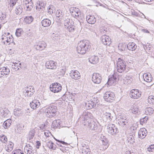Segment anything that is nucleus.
Masks as SVG:
<instances>
[{"instance_id":"obj_1","label":"nucleus","mask_w":154,"mask_h":154,"mask_svg":"<svg viewBox=\"0 0 154 154\" xmlns=\"http://www.w3.org/2000/svg\"><path fill=\"white\" fill-rule=\"evenodd\" d=\"M91 45L89 42L86 40L80 41L77 47V51L78 53L80 54H85L88 49L91 48Z\"/></svg>"},{"instance_id":"obj_2","label":"nucleus","mask_w":154,"mask_h":154,"mask_svg":"<svg viewBox=\"0 0 154 154\" xmlns=\"http://www.w3.org/2000/svg\"><path fill=\"white\" fill-rule=\"evenodd\" d=\"M57 111V107L54 105H51L46 108L44 112L46 117L51 118L54 117L56 116Z\"/></svg>"},{"instance_id":"obj_3","label":"nucleus","mask_w":154,"mask_h":154,"mask_svg":"<svg viewBox=\"0 0 154 154\" xmlns=\"http://www.w3.org/2000/svg\"><path fill=\"white\" fill-rule=\"evenodd\" d=\"M125 62L121 58L118 59L117 63V69L118 72L121 73L124 72L126 68Z\"/></svg>"},{"instance_id":"obj_4","label":"nucleus","mask_w":154,"mask_h":154,"mask_svg":"<svg viewBox=\"0 0 154 154\" xmlns=\"http://www.w3.org/2000/svg\"><path fill=\"white\" fill-rule=\"evenodd\" d=\"M107 128L108 133L110 134L114 135L119 132L118 129L113 124H109L107 126Z\"/></svg>"},{"instance_id":"obj_5","label":"nucleus","mask_w":154,"mask_h":154,"mask_svg":"<svg viewBox=\"0 0 154 154\" xmlns=\"http://www.w3.org/2000/svg\"><path fill=\"white\" fill-rule=\"evenodd\" d=\"M50 90L54 93L60 92L62 89L61 85L58 83H54L51 85L50 87Z\"/></svg>"},{"instance_id":"obj_6","label":"nucleus","mask_w":154,"mask_h":154,"mask_svg":"<svg viewBox=\"0 0 154 154\" xmlns=\"http://www.w3.org/2000/svg\"><path fill=\"white\" fill-rule=\"evenodd\" d=\"M92 80L94 83L99 84L102 80V77L99 74L94 73L92 75Z\"/></svg>"},{"instance_id":"obj_7","label":"nucleus","mask_w":154,"mask_h":154,"mask_svg":"<svg viewBox=\"0 0 154 154\" xmlns=\"http://www.w3.org/2000/svg\"><path fill=\"white\" fill-rule=\"evenodd\" d=\"M118 77L117 73H114L112 76L110 77L108 79L107 83L108 85L110 86L111 85H114L116 83L117 78Z\"/></svg>"},{"instance_id":"obj_8","label":"nucleus","mask_w":154,"mask_h":154,"mask_svg":"<svg viewBox=\"0 0 154 154\" xmlns=\"http://www.w3.org/2000/svg\"><path fill=\"white\" fill-rule=\"evenodd\" d=\"M114 94L113 92H106L104 95V99L107 102H111L114 98Z\"/></svg>"},{"instance_id":"obj_9","label":"nucleus","mask_w":154,"mask_h":154,"mask_svg":"<svg viewBox=\"0 0 154 154\" xmlns=\"http://www.w3.org/2000/svg\"><path fill=\"white\" fill-rule=\"evenodd\" d=\"M141 92H139L138 90L136 89L132 90L130 94V97L134 99L138 98L141 96Z\"/></svg>"},{"instance_id":"obj_10","label":"nucleus","mask_w":154,"mask_h":154,"mask_svg":"<svg viewBox=\"0 0 154 154\" xmlns=\"http://www.w3.org/2000/svg\"><path fill=\"white\" fill-rule=\"evenodd\" d=\"M101 40L105 45H109L112 42L111 39L109 37L105 35L101 36Z\"/></svg>"},{"instance_id":"obj_11","label":"nucleus","mask_w":154,"mask_h":154,"mask_svg":"<svg viewBox=\"0 0 154 154\" xmlns=\"http://www.w3.org/2000/svg\"><path fill=\"white\" fill-rule=\"evenodd\" d=\"M57 66V63L53 60L48 61L45 64V66L47 68L51 69H56Z\"/></svg>"},{"instance_id":"obj_12","label":"nucleus","mask_w":154,"mask_h":154,"mask_svg":"<svg viewBox=\"0 0 154 154\" xmlns=\"http://www.w3.org/2000/svg\"><path fill=\"white\" fill-rule=\"evenodd\" d=\"M10 111L6 108L0 107V115L3 117H9Z\"/></svg>"},{"instance_id":"obj_13","label":"nucleus","mask_w":154,"mask_h":154,"mask_svg":"<svg viewBox=\"0 0 154 154\" xmlns=\"http://www.w3.org/2000/svg\"><path fill=\"white\" fill-rule=\"evenodd\" d=\"M99 143L101 144V146H102L103 149H106L109 146V144L108 141L105 137H103V138L101 139L99 141Z\"/></svg>"},{"instance_id":"obj_14","label":"nucleus","mask_w":154,"mask_h":154,"mask_svg":"<svg viewBox=\"0 0 154 154\" xmlns=\"http://www.w3.org/2000/svg\"><path fill=\"white\" fill-rule=\"evenodd\" d=\"M10 70L7 67H3L0 69V77L3 76H7V75H8L10 72Z\"/></svg>"},{"instance_id":"obj_15","label":"nucleus","mask_w":154,"mask_h":154,"mask_svg":"<svg viewBox=\"0 0 154 154\" xmlns=\"http://www.w3.org/2000/svg\"><path fill=\"white\" fill-rule=\"evenodd\" d=\"M25 125L22 124H17L15 128V131L16 133L21 134L24 130Z\"/></svg>"},{"instance_id":"obj_16","label":"nucleus","mask_w":154,"mask_h":154,"mask_svg":"<svg viewBox=\"0 0 154 154\" xmlns=\"http://www.w3.org/2000/svg\"><path fill=\"white\" fill-rule=\"evenodd\" d=\"M69 74L72 79L75 80L79 79L80 78V73L77 70L72 71Z\"/></svg>"},{"instance_id":"obj_17","label":"nucleus","mask_w":154,"mask_h":154,"mask_svg":"<svg viewBox=\"0 0 154 154\" xmlns=\"http://www.w3.org/2000/svg\"><path fill=\"white\" fill-rule=\"evenodd\" d=\"M119 124L121 126L124 127L126 125L128 122V120L126 116H121L119 119Z\"/></svg>"},{"instance_id":"obj_18","label":"nucleus","mask_w":154,"mask_h":154,"mask_svg":"<svg viewBox=\"0 0 154 154\" xmlns=\"http://www.w3.org/2000/svg\"><path fill=\"white\" fill-rule=\"evenodd\" d=\"M47 45L45 42H42L34 46L35 49L37 50L42 51L44 50L47 46Z\"/></svg>"},{"instance_id":"obj_19","label":"nucleus","mask_w":154,"mask_h":154,"mask_svg":"<svg viewBox=\"0 0 154 154\" xmlns=\"http://www.w3.org/2000/svg\"><path fill=\"white\" fill-rule=\"evenodd\" d=\"M64 20V26L66 27L69 26L73 25L74 24V21L72 19L69 18L67 16H65V17L62 20Z\"/></svg>"},{"instance_id":"obj_20","label":"nucleus","mask_w":154,"mask_h":154,"mask_svg":"<svg viewBox=\"0 0 154 154\" xmlns=\"http://www.w3.org/2000/svg\"><path fill=\"white\" fill-rule=\"evenodd\" d=\"M147 134V131L145 128H140L138 133V136L139 138L143 139L144 138Z\"/></svg>"},{"instance_id":"obj_21","label":"nucleus","mask_w":154,"mask_h":154,"mask_svg":"<svg viewBox=\"0 0 154 154\" xmlns=\"http://www.w3.org/2000/svg\"><path fill=\"white\" fill-rule=\"evenodd\" d=\"M40 105V103L38 100H33L30 104L31 108L33 109L38 108Z\"/></svg>"},{"instance_id":"obj_22","label":"nucleus","mask_w":154,"mask_h":154,"mask_svg":"<svg viewBox=\"0 0 154 154\" xmlns=\"http://www.w3.org/2000/svg\"><path fill=\"white\" fill-rule=\"evenodd\" d=\"M24 150L27 154H34L32 147L29 144L26 145L25 147Z\"/></svg>"},{"instance_id":"obj_23","label":"nucleus","mask_w":154,"mask_h":154,"mask_svg":"<svg viewBox=\"0 0 154 154\" xmlns=\"http://www.w3.org/2000/svg\"><path fill=\"white\" fill-rule=\"evenodd\" d=\"M143 77L144 80L147 82H150L152 80V78L151 75L149 73H145L143 74Z\"/></svg>"},{"instance_id":"obj_24","label":"nucleus","mask_w":154,"mask_h":154,"mask_svg":"<svg viewBox=\"0 0 154 154\" xmlns=\"http://www.w3.org/2000/svg\"><path fill=\"white\" fill-rule=\"evenodd\" d=\"M56 15L57 17L59 18L60 21H62L65 17L66 16H64V13L60 9L57 10L56 13Z\"/></svg>"},{"instance_id":"obj_25","label":"nucleus","mask_w":154,"mask_h":154,"mask_svg":"<svg viewBox=\"0 0 154 154\" xmlns=\"http://www.w3.org/2000/svg\"><path fill=\"white\" fill-rule=\"evenodd\" d=\"M91 105H92L93 106L96 108L98 107L100 104L99 100L97 97L92 98L91 99Z\"/></svg>"},{"instance_id":"obj_26","label":"nucleus","mask_w":154,"mask_h":154,"mask_svg":"<svg viewBox=\"0 0 154 154\" xmlns=\"http://www.w3.org/2000/svg\"><path fill=\"white\" fill-rule=\"evenodd\" d=\"M35 130L34 129H31L29 132L27 138L29 140H30L32 139L35 135Z\"/></svg>"},{"instance_id":"obj_27","label":"nucleus","mask_w":154,"mask_h":154,"mask_svg":"<svg viewBox=\"0 0 154 154\" xmlns=\"http://www.w3.org/2000/svg\"><path fill=\"white\" fill-rule=\"evenodd\" d=\"M86 18L88 22L90 24H94L96 21V19L94 16H88Z\"/></svg>"},{"instance_id":"obj_28","label":"nucleus","mask_w":154,"mask_h":154,"mask_svg":"<svg viewBox=\"0 0 154 154\" xmlns=\"http://www.w3.org/2000/svg\"><path fill=\"white\" fill-rule=\"evenodd\" d=\"M137 46L135 43L133 42H129L127 45V48L130 51H134L137 48Z\"/></svg>"},{"instance_id":"obj_29","label":"nucleus","mask_w":154,"mask_h":154,"mask_svg":"<svg viewBox=\"0 0 154 154\" xmlns=\"http://www.w3.org/2000/svg\"><path fill=\"white\" fill-rule=\"evenodd\" d=\"M88 145L84 144L82 146L81 149L82 150V153L83 154H89L90 152V149L88 148Z\"/></svg>"},{"instance_id":"obj_30","label":"nucleus","mask_w":154,"mask_h":154,"mask_svg":"<svg viewBox=\"0 0 154 154\" xmlns=\"http://www.w3.org/2000/svg\"><path fill=\"white\" fill-rule=\"evenodd\" d=\"M88 125L91 129L94 130H96L97 128V125L96 123L94 121L92 120H91L90 121Z\"/></svg>"},{"instance_id":"obj_31","label":"nucleus","mask_w":154,"mask_h":154,"mask_svg":"<svg viewBox=\"0 0 154 154\" xmlns=\"http://www.w3.org/2000/svg\"><path fill=\"white\" fill-rule=\"evenodd\" d=\"M103 117L104 119H106L107 121L109 122L112 120V118H113V117L110 113L105 112L103 113Z\"/></svg>"},{"instance_id":"obj_32","label":"nucleus","mask_w":154,"mask_h":154,"mask_svg":"<svg viewBox=\"0 0 154 154\" xmlns=\"http://www.w3.org/2000/svg\"><path fill=\"white\" fill-rule=\"evenodd\" d=\"M99 59L97 56H92L89 58V61L93 64H95L97 63Z\"/></svg>"},{"instance_id":"obj_33","label":"nucleus","mask_w":154,"mask_h":154,"mask_svg":"<svg viewBox=\"0 0 154 154\" xmlns=\"http://www.w3.org/2000/svg\"><path fill=\"white\" fill-rule=\"evenodd\" d=\"M124 80L125 84H130L133 81V77L132 76L127 75L124 77Z\"/></svg>"},{"instance_id":"obj_34","label":"nucleus","mask_w":154,"mask_h":154,"mask_svg":"<svg viewBox=\"0 0 154 154\" xmlns=\"http://www.w3.org/2000/svg\"><path fill=\"white\" fill-rule=\"evenodd\" d=\"M45 5V3L41 1H38L37 3L36 9L40 11V9L44 8Z\"/></svg>"},{"instance_id":"obj_35","label":"nucleus","mask_w":154,"mask_h":154,"mask_svg":"<svg viewBox=\"0 0 154 154\" xmlns=\"http://www.w3.org/2000/svg\"><path fill=\"white\" fill-rule=\"evenodd\" d=\"M42 24L43 26L46 27L49 26L51 23V21L48 19H45L42 21Z\"/></svg>"},{"instance_id":"obj_36","label":"nucleus","mask_w":154,"mask_h":154,"mask_svg":"<svg viewBox=\"0 0 154 154\" xmlns=\"http://www.w3.org/2000/svg\"><path fill=\"white\" fill-rule=\"evenodd\" d=\"M33 18L32 16L26 17L24 19V22L26 24H30L33 20Z\"/></svg>"},{"instance_id":"obj_37","label":"nucleus","mask_w":154,"mask_h":154,"mask_svg":"<svg viewBox=\"0 0 154 154\" xmlns=\"http://www.w3.org/2000/svg\"><path fill=\"white\" fill-rule=\"evenodd\" d=\"M34 91L33 89H32L30 88L29 90H27L26 91L25 94L26 97H31L34 94Z\"/></svg>"},{"instance_id":"obj_38","label":"nucleus","mask_w":154,"mask_h":154,"mask_svg":"<svg viewBox=\"0 0 154 154\" xmlns=\"http://www.w3.org/2000/svg\"><path fill=\"white\" fill-rule=\"evenodd\" d=\"M14 146V143L11 142H9V144L5 149L6 151L8 152L11 151L12 149Z\"/></svg>"},{"instance_id":"obj_39","label":"nucleus","mask_w":154,"mask_h":154,"mask_svg":"<svg viewBox=\"0 0 154 154\" xmlns=\"http://www.w3.org/2000/svg\"><path fill=\"white\" fill-rule=\"evenodd\" d=\"M131 112L133 114H136L138 112L139 110L135 104H133L131 107Z\"/></svg>"},{"instance_id":"obj_40","label":"nucleus","mask_w":154,"mask_h":154,"mask_svg":"<svg viewBox=\"0 0 154 154\" xmlns=\"http://www.w3.org/2000/svg\"><path fill=\"white\" fill-rule=\"evenodd\" d=\"M60 120L57 119L54 120L52 122V126L54 128H55L58 127L60 125Z\"/></svg>"},{"instance_id":"obj_41","label":"nucleus","mask_w":154,"mask_h":154,"mask_svg":"<svg viewBox=\"0 0 154 154\" xmlns=\"http://www.w3.org/2000/svg\"><path fill=\"white\" fill-rule=\"evenodd\" d=\"M22 7L20 5H18L16 8L15 13L17 14H20L22 13Z\"/></svg>"},{"instance_id":"obj_42","label":"nucleus","mask_w":154,"mask_h":154,"mask_svg":"<svg viewBox=\"0 0 154 154\" xmlns=\"http://www.w3.org/2000/svg\"><path fill=\"white\" fill-rule=\"evenodd\" d=\"M148 101L150 104L154 105V96H149L148 98Z\"/></svg>"},{"instance_id":"obj_43","label":"nucleus","mask_w":154,"mask_h":154,"mask_svg":"<svg viewBox=\"0 0 154 154\" xmlns=\"http://www.w3.org/2000/svg\"><path fill=\"white\" fill-rule=\"evenodd\" d=\"M66 27L67 31L70 32H73L75 29V26H74V24L71 25V26H68Z\"/></svg>"},{"instance_id":"obj_44","label":"nucleus","mask_w":154,"mask_h":154,"mask_svg":"<svg viewBox=\"0 0 154 154\" xmlns=\"http://www.w3.org/2000/svg\"><path fill=\"white\" fill-rule=\"evenodd\" d=\"M81 14V13L79 11V9H78L77 12H74L72 14V16L74 18L76 19L79 18V16Z\"/></svg>"},{"instance_id":"obj_45","label":"nucleus","mask_w":154,"mask_h":154,"mask_svg":"<svg viewBox=\"0 0 154 154\" xmlns=\"http://www.w3.org/2000/svg\"><path fill=\"white\" fill-rule=\"evenodd\" d=\"M0 140L2 143H5L7 141V138L4 135H0Z\"/></svg>"},{"instance_id":"obj_46","label":"nucleus","mask_w":154,"mask_h":154,"mask_svg":"<svg viewBox=\"0 0 154 154\" xmlns=\"http://www.w3.org/2000/svg\"><path fill=\"white\" fill-rule=\"evenodd\" d=\"M22 31L23 30L21 28L17 29L15 32L16 36L18 37H20L21 35Z\"/></svg>"},{"instance_id":"obj_47","label":"nucleus","mask_w":154,"mask_h":154,"mask_svg":"<svg viewBox=\"0 0 154 154\" xmlns=\"http://www.w3.org/2000/svg\"><path fill=\"white\" fill-rule=\"evenodd\" d=\"M145 112L146 113H149V115L152 114L153 112V109L151 107H149L146 109Z\"/></svg>"},{"instance_id":"obj_48","label":"nucleus","mask_w":154,"mask_h":154,"mask_svg":"<svg viewBox=\"0 0 154 154\" xmlns=\"http://www.w3.org/2000/svg\"><path fill=\"white\" fill-rule=\"evenodd\" d=\"M14 64H12L11 66V67L12 68L15 69L16 70V69L19 70L20 69V68H21V67L18 65V63H13Z\"/></svg>"},{"instance_id":"obj_49","label":"nucleus","mask_w":154,"mask_h":154,"mask_svg":"<svg viewBox=\"0 0 154 154\" xmlns=\"http://www.w3.org/2000/svg\"><path fill=\"white\" fill-rule=\"evenodd\" d=\"M148 120V117H145L142 118H141L140 119V123L141 125H143V124L146 122Z\"/></svg>"},{"instance_id":"obj_50","label":"nucleus","mask_w":154,"mask_h":154,"mask_svg":"<svg viewBox=\"0 0 154 154\" xmlns=\"http://www.w3.org/2000/svg\"><path fill=\"white\" fill-rule=\"evenodd\" d=\"M54 143L52 141H49L47 143V146L49 149H54Z\"/></svg>"},{"instance_id":"obj_51","label":"nucleus","mask_w":154,"mask_h":154,"mask_svg":"<svg viewBox=\"0 0 154 154\" xmlns=\"http://www.w3.org/2000/svg\"><path fill=\"white\" fill-rule=\"evenodd\" d=\"M91 114L89 112H84L82 114V116L84 117V119H86V116H91Z\"/></svg>"},{"instance_id":"obj_52","label":"nucleus","mask_w":154,"mask_h":154,"mask_svg":"<svg viewBox=\"0 0 154 154\" xmlns=\"http://www.w3.org/2000/svg\"><path fill=\"white\" fill-rule=\"evenodd\" d=\"M8 34L6 35H2V39L3 41V42L5 44V42H6L7 43V40H8Z\"/></svg>"},{"instance_id":"obj_53","label":"nucleus","mask_w":154,"mask_h":154,"mask_svg":"<svg viewBox=\"0 0 154 154\" xmlns=\"http://www.w3.org/2000/svg\"><path fill=\"white\" fill-rule=\"evenodd\" d=\"M108 29L104 27H100V31L102 33H105L107 32Z\"/></svg>"},{"instance_id":"obj_54","label":"nucleus","mask_w":154,"mask_h":154,"mask_svg":"<svg viewBox=\"0 0 154 154\" xmlns=\"http://www.w3.org/2000/svg\"><path fill=\"white\" fill-rule=\"evenodd\" d=\"M6 17V15L1 12L0 13V20H2L5 19Z\"/></svg>"},{"instance_id":"obj_55","label":"nucleus","mask_w":154,"mask_h":154,"mask_svg":"<svg viewBox=\"0 0 154 154\" xmlns=\"http://www.w3.org/2000/svg\"><path fill=\"white\" fill-rule=\"evenodd\" d=\"M154 150V145H151L147 148V150L149 152H152Z\"/></svg>"},{"instance_id":"obj_56","label":"nucleus","mask_w":154,"mask_h":154,"mask_svg":"<svg viewBox=\"0 0 154 154\" xmlns=\"http://www.w3.org/2000/svg\"><path fill=\"white\" fill-rule=\"evenodd\" d=\"M77 10L78 9L76 8H71L69 9V11L72 14L74 11L77 12Z\"/></svg>"},{"instance_id":"obj_57","label":"nucleus","mask_w":154,"mask_h":154,"mask_svg":"<svg viewBox=\"0 0 154 154\" xmlns=\"http://www.w3.org/2000/svg\"><path fill=\"white\" fill-rule=\"evenodd\" d=\"M10 6H13L16 4V2L17 0H10Z\"/></svg>"},{"instance_id":"obj_58","label":"nucleus","mask_w":154,"mask_h":154,"mask_svg":"<svg viewBox=\"0 0 154 154\" xmlns=\"http://www.w3.org/2000/svg\"><path fill=\"white\" fill-rule=\"evenodd\" d=\"M128 142L131 144H133L135 142V140L133 137H129L128 139Z\"/></svg>"},{"instance_id":"obj_59","label":"nucleus","mask_w":154,"mask_h":154,"mask_svg":"<svg viewBox=\"0 0 154 154\" xmlns=\"http://www.w3.org/2000/svg\"><path fill=\"white\" fill-rule=\"evenodd\" d=\"M10 125H8V123H7V122H6L5 121L4 122L3 124V127L5 129L9 128Z\"/></svg>"},{"instance_id":"obj_60","label":"nucleus","mask_w":154,"mask_h":154,"mask_svg":"<svg viewBox=\"0 0 154 154\" xmlns=\"http://www.w3.org/2000/svg\"><path fill=\"white\" fill-rule=\"evenodd\" d=\"M44 134L46 137H49L50 135H51V134L49 131L46 130L44 132Z\"/></svg>"},{"instance_id":"obj_61","label":"nucleus","mask_w":154,"mask_h":154,"mask_svg":"<svg viewBox=\"0 0 154 154\" xmlns=\"http://www.w3.org/2000/svg\"><path fill=\"white\" fill-rule=\"evenodd\" d=\"M8 40H7V43H9L11 41V38H12V35H11L9 33H8Z\"/></svg>"},{"instance_id":"obj_62","label":"nucleus","mask_w":154,"mask_h":154,"mask_svg":"<svg viewBox=\"0 0 154 154\" xmlns=\"http://www.w3.org/2000/svg\"><path fill=\"white\" fill-rule=\"evenodd\" d=\"M91 101L89 102L88 103H86V106H88L89 108H94V106H93L92 105H91Z\"/></svg>"},{"instance_id":"obj_63","label":"nucleus","mask_w":154,"mask_h":154,"mask_svg":"<svg viewBox=\"0 0 154 154\" xmlns=\"http://www.w3.org/2000/svg\"><path fill=\"white\" fill-rule=\"evenodd\" d=\"M13 154H23L20 149L18 150L15 152Z\"/></svg>"},{"instance_id":"obj_64","label":"nucleus","mask_w":154,"mask_h":154,"mask_svg":"<svg viewBox=\"0 0 154 154\" xmlns=\"http://www.w3.org/2000/svg\"><path fill=\"white\" fill-rule=\"evenodd\" d=\"M41 145V143L39 141H37L36 142V147L37 149L39 148V146Z\"/></svg>"}]
</instances>
